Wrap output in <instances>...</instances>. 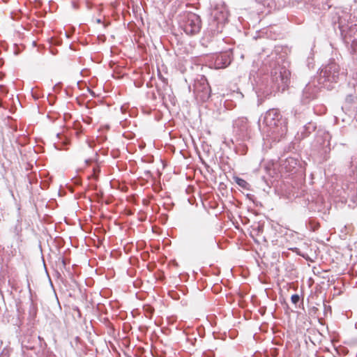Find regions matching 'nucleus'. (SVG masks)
Here are the masks:
<instances>
[{"mask_svg": "<svg viewBox=\"0 0 357 357\" xmlns=\"http://www.w3.org/2000/svg\"><path fill=\"white\" fill-rule=\"evenodd\" d=\"M276 49L263 61V70L266 73L260 77L256 83V92L265 96L273 92L284 91L290 83L291 73L287 68L283 56L278 57Z\"/></svg>", "mask_w": 357, "mask_h": 357, "instance_id": "obj_1", "label": "nucleus"}, {"mask_svg": "<svg viewBox=\"0 0 357 357\" xmlns=\"http://www.w3.org/2000/svg\"><path fill=\"white\" fill-rule=\"evenodd\" d=\"M262 124L263 132L274 141H279L287 131V120L277 109H269L265 113Z\"/></svg>", "mask_w": 357, "mask_h": 357, "instance_id": "obj_2", "label": "nucleus"}, {"mask_svg": "<svg viewBox=\"0 0 357 357\" xmlns=\"http://www.w3.org/2000/svg\"><path fill=\"white\" fill-rule=\"evenodd\" d=\"M337 19L333 17V23L337 24V27L340 31L341 36L344 43L349 46L351 53H356L357 51V24L349 26V23L353 22L351 15H349L344 10H339L336 13Z\"/></svg>", "mask_w": 357, "mask_h": 357, "instance_id": "obj_3", "label": "nucleus"}, {"mask_svg": "<svg viewBox=\"0 0 357 357\" xmlns=\"http://www.w3.org/2000/svg\"><path fill=\"white\" fill-rule=\"evenodd\" d=\"M340 75L339 65L334 61H331L321 68L317 82L321 87L331 90L333 88L332 84L338 81Z\"/></svg>", "mask_w": 357, "mask_h": 357, "instance_id": "obj_4", "label": "nucleus"}, {"mask_svg": "<svg viewBox=\"0 0 357 357\" xmlns=\"http://www.w3.org/2000/svg\"><path fill=\"white\" fill-rule=\"evenodd\" d=\"M180 27L188 35H195L199 33L202 27L200 17L191 12H185L179 16Z\"/></svg>", "mask_w": 357, "mask_h": 357, "instance_id": "obj_5", "label": "nucleus"}, {"mask_svg": "<svg viewBox=\"0 0 357 357\" xmlns=\"http://www.w3.org/2000/svg\"><path fill=\"white\" fill-rule=\"evenodd\" d=\"M321 86L316 84V81L314 80L312 82H309L306 84L305 87L303 91L301 101L303 104H307L311 100L316 98L317 93L320 89Z\"/></svg>", "mask_w": 357, "mask_h": 357, "instance_id": "obj_6", "label": "nucleus"}, {"mask_svg": "<svg viewBox=\"0 0 357 357\" xmlns=\"http://www.w3.org/2000/svg\"><path fill=\"white\" fill-rule=\"evenodd\" d=\"M331 136L328 131L324 130H319L316 134L314 146L317 149L323 148L326 151V149H330V141Z\"/></svg>", "mask_w": 357, "mask_h": 357, "instance_id": "obj_7", "label": "nucleus"}, {"mask_svg": "<svg viewBox=\"0 0 357 357\" xmlns=\"http://www.w3.org/2000/svg\"><path fill=\"white\" fill-rule=\"evenodd\" d=\"M228 12L225 8H216L213 12V23H216L217 31L221 32L222 29L227 22Z\"/></svg>", "mask_w": 357, "mask_h": 357, "instance_id": "obj_8", "label": "nucleus"}, {"mask_svg": "<svg viewBox=\"0 0 357 357\" xmlns=\"http://www.w3.org/2000/svg\"><path fill=\"white\" fill-rule=\"evenodd\" d=\"M234 131L242 139L248 136V119L244 117L238 118L234 121Z\"/></svg>", "mask_w": 357, "mask_h": 357, "instance_id": "obj_9", "label": "nucleus"}, {"mask_svg": "<svg viewBox=\"0 0 357 357\" xmlns=\"http://www.w3.org/2000/svg\"><path fill=\"white\" fill-rule=\"evenodd\" d=\"M231 61V52H225L217 55L214 60V67L216 69L225 68L227 67Z\"/></svg>", "mask_w": 357, "mask_h": 357, "instance_id": "obj_10", "label": "nucleus"}, {"mask_svg": "<svg viewBox=\"0 0 357 357\" xmlns=\"http://www.w3.org/2000/svg\"><path fill=\"white\" fill-rule=\"evenodd\" d=\"M256 2L267 9V13L281 7L279 0H255Z\"/></svg>", "mask_w": 357, "mask_h": 357, "instance_id": "obj_11", "label": "nucleus"}, {"mask_svg": "<svg viewBox=\"0 0 357 357\" xmlns=\"http://www.w3.org/2000/svg\"><path fill=\"white\" fill-rule=\"evenodd\" d=\"M315 129L316 125L312 122H308L303 127V130L301 131V137L302 138L307 137Z\"/></svg>", "mask_w": 357, "mask_h": 357, "instance_id": "obj_12", "label": "nucleus"}, {"mask_svg": "<svg viewBox=\"0 0 357 357\" xmlns=\"http://www.w3.org/2000/svg\"><path fill=\"white\" fill-rule=\"evenodd\" d=\"M298 161L294 158H288L283 163V166L288 172H291L296 169L298 165Z\"/></svg>", "mask_w": 357, "mask_h": 357, "instance_id": "obj_13", "label": "nucleus"}, {"mask_svg": "<svg viewBox=\"0 0 357 357\" xmlns=\"http://www.w3.org/2000/svg\"><path fill=\"white\" fill-rule=\"evenodd\" d=\"M234 180L236 184L240 187L247 190L249 188L250 185L245 180L239 177H235Z\"/></svg>", "mask_w": 357, "mask_h": 357, "instance_id": "obj_14", "label": "nucleus"}, {"mask_svg": "<svg viewBox=\"0 0 357 357\" xmlns=\"http://www.w3.org/2000/svg\"><path fill=\"white\" fill-rule=\"evenodd\" d=\"M22 231V228L21 224L17 222L14 228L13 229V233L14 236L18 239L21 236V232Z\"/></svg>", "mask_w": 357, "mask_h": 357, "instance_id": "obj_15", "label": "nucleus"}, {"mask_svg": "<svg viewBox=\"0 0 357 357\" xmlns=\"http://www.w3.org/2000/svg\"><path fill=\"white\" fill-rule=\"evenodd\" d=\"M305 115V113L304 112V111H298L297 109H296L294 112L295 117L299 119L300 121H301V119H303Z\"/></svg>", "mask_w": 357, "mask_h": 357, "instance_id": "obj_16", "label": "nucleus"}, {"mask_svg": "<svg viewBox=\"0 0 357 357\" xmlns=\"http://www.w3.org/2000/svg\"><path fill=\"white\" fill-rule=\"evenodd\" d=\"M299 300L300 296L298 294H294L291 297V302L295 305H296L299 302Z\"/></svg>", "mask_w": 357, "mask_h": 357, "instance_id": "obj_17", "label": "nucleus"}, {"mask_svg": "<svg viewBox=\"0 0 357 357\" xmlns=\"http://www.w3.org/2000/svg\"><path fill=\"white\" fill-rule=\"evenodd\" d=\"M204 82H206V80L204 79ZM202 91L205 93V94L209 93V86L208 83H204Z\"/></svg>", "mask_w": 357, "mask_h": 357, "instance_id": "obj_18", "label": "nucleus"}, {"mask_svg": "<svg viewBox=\"0 0 357 357\" xmlns=\"http://www.w3.org/2000/svg\"><path fill=\"white\" fill-rule=\"evenodd\" d=\"M312 222H313L312 220H310V224L312 226V229L314 231L319 227V223L314 224Z\"/></svg>", "mask_w": 357, "mask_h": 357, "instance_id": "obj_19", "label": "nucleus"}, {"mask_svg": "<svg viewBox=\"0 0 357 357\" xmlns=\"http://www.w3.org/2000/svg\"><path fill=\"white\" fill-rule=\"evenodd\" d=\"M307 61L308 67L310 68V65L313 63V59L308 57Z\"/></svg>", "mask_w": 357, "mask_h": 357, "instance_id": "obj_20", "label": "nucleus"}, {"mask_svg": "<svg viewBox=\"0 0 357 357\" xmlns=\"http://www.w3.org/2000/svg\"><path fill=\"white\" fill-rule=\"evenodd\" d=\"M1 346H2V342L0 340V356L3 355L4 353V349H1Z\"/></svg>", "mask_w": 357, "mask_h": 357, "instance_id": "obj_21", "label": "nucleus"}, {"mask_svg": "<svg viewBox=\"0 0 357 357\" xmlns=\"http://www.w3.org/2000/svg\"><path fill=\"white\" fill-rule=\"evenodd\" d=\"M209 241H211V243L215 244V241L213 237H210Z\"/></svg>", "mask_w": 357, "mask_h": 357, "instance_id": "obj_22", "label": "nucleus"}, {"mask_svg": "<svg viewBox=\"0 0 357 357\" xmlns=\"http://www.w3.org/2000/svg\"><path fill=\"white\" fill-rule=\"evenodd\" d=\"M195 90H197V91H199V86H198V84H197V83H195Z\"/></svg>", "mask_w": 357, "mask_h": 357, "instance_id": "obj_23", "label": "nucleus"}, {"mask_svg": "<svg viewBox=\"0 0 357 357\" xmlns=\"http://www.w3.org/2000/svg\"><path fill=\"white\" fill-rule=\"evenodd\" d=\"M57 87H59V84H56L54 87V90L56 91Z\"/></svg>", "mask_w": 357, "mask_h": 357, "instance_id": "obj_24", "label": "nucleus"}, {"mask_svg": "<svg viewBox=\"0 0 357 357\" xmlns=\"http://www.w3.org/2000/svg\"><path fill=\"white\" fill-rule=\"evenodd\" d=\"M38 340H39L40 341H44L43 338V337H40V336H38Z\"/></svg>", "mask_w": 357, "mask_h": 357, "instance_id": "obj_25", "label": "nucleus"}]
</instances>
